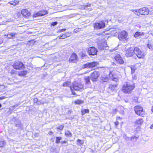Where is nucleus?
Wrapping results in <instances>:
<instances>
[{
    "label": "nucleus",
    "instance_id": "obj_1",
    "mask_svg": "<svg viewBox=\"0 0 153 153\" xmlns=\"http://www.w3.org/2000/svg\"><path fill=\"white\" fill-rule=\"evenodd\" d=\"M134 83L132 82H128L123 86V91L124 93H131L135 88Z\"/></svg>",
    "mask_w": 153,
    "mask_h": 153
},
{
    "label": "nucleus",
    "instance_id": "obj_2",
    "mask_svg": "<svg viewBox=\"0 0 153 153\" xmlns=\"http://www.w3.org/2000/svg\"><path fill=\"white\" fill-rule=\"evenodd\" d=\"M118 38L121 41L126 42L128 39V33L127 32L123 30L119 33Z\"/></svg>",
    "mask_w": 153,
    "mask_h": 153
},
{
    "label": "nucleus",
    "instance_id": "obj_3",
    "mask_svg": "<svg viewBox=\"0 0 153 153\" xmlns=\"http://www.w3.org/2000/svg\"><path fill=\"white\" fill-rule=\"evenodd\" d=\"M134 111L135 113L138 115L143 117L145 114V112L143 111V108L140 106L137 105L135 106Z\"/></svg>",
    "mask_w": 153,
    "mask_h": 153
},
{
    "label": "nucleus",
    "instance_id": "obj_4",
    "mask_svg": "<svg viewBox=\"0 0 153 153\" xmlns=\"http://www.w3.org/2000/svg\"><path fill=\"white\" fill-rule=\"evenodd\" d=\"M105 26V23L102 21H98L94 24V28L96 30L103 28Z\"/></svg>",
    "mask_w": 153,
    "mask_h": 153
},
{
    "label": "nucleus",
    "instance_id": "obj_5",
    "mask_svg": "<svg viewBox=\"0 0 153 153\" xmlns=\"http://www.w3.org/2000/svg\"><path fill=\"white\" fill-rule=\"evenodd\" d=\"M134 53L139 58H143L144 57V53L137 47L134 48Z\"/></svg>",
    "mask_w": 153,
    "mask_h": 153
},
{
    "label": "nucleus",
    "instance_id": "obj_6",
    "mask_svg": "<svg viewBox=\"0 0 153 153\" xmlns=\"http://www.w3.org/2000/svg\"><path fill=\"white\" fill-rule=\"evenodd\" d=\"M83 86L82 85H79L78 84L73 83L72 86H71L70 88L71 90L72 91L73 90H79L80 89H82ZM72 92V94H75L74 92Z\"/></svg>",
    "mask_w": 153,
    "mask_h": 153
},
{
    "label": "nucleus",
    "instance_id": "obj_7",
    "mask_svg": "<svg viewBox=\"0 0 153 153\" xmlns=\"http://www.w3.org/2000/svg\"><path fill=\"white\" fill-rule=\"evenodd\" d=\"M13 68L17 70L21 69L25 67L23 63L20 62H16L13 65Z\"/></svg>",
    "mask_w": 153,
    "mask_h": 153
},
{
    "label": "nucleus",
    "instance_id": "obj_8",
    "mask_svg": "<svg viewBox=\"0 0 153 153\" xmlns=\"http://www.w3.org/2000/svg\"><path fill=\"white\" fill-rule=\"evenodd\" d=\"M133 12L138 16L140 15H147L149 13V10H132Z\"/></svg>",
    "mask_w": 153,
    "mask_h": 153
},
{
    "label": "nucleus",
    "instance_id": "obj_9",
    "mask_svg": "<svg viewBox=\"0 0 153 153\" xmlns=\"http://www.w3.org/2000/svg\"><path fill=\"white\" fill-rule=\"evenodd\" d=\"M98 63L96 62H87L86 64L84 65L82 67L83 68H92L96 66Z\"/></svg>",
    "mask_w": 153,
    "mask_h": 153
},
{
    "label": "nucleus",
    "instance_id": "obj_10",
    "mask_svg": "<svg viewBox=\"0 0 153 153\" xmlns=\"http://www.w3.org/2000/svg\"><path fill=\"white\" fill-rule=\"evenodd\" d=\"M134 53V48L130 47L127 49L126 51L125 55L127 57H130L132 56Z\"/></svg>",
    "mask_w": 153,
    "mask_h": 153
},
{
    "label": "nucleus",
    "instance_id": "obj_11",
    "mask_svg": "<svg viewBox=\"0 0 153 153\" xmlns=\"http://www.w3.org/2000/svg\"><path fill=\"white\" fill-rule=\"evenodd\" d=\"M88 51L89 55L94 56L97 54V51L94 47H92L88 48Z\"/></svg>",
    "mask_w": 153,
    "mask_h": 153
},
{
    "label": "nucleus",
    "instance_id": "obj_12",
    "mask_svg": "<svg viewBox=\"0 0 153 153\" xmlns=\"http://www.w3.org/2000/svg\"><path fill=\"white\" fill-rule=\"evenodd\" d=\"M99 76V73L97 71H95L92 73L91 75V79L93 81H96Z\"/></svg>",
    "mask_w": 153,
    "mask_h": 153
},
{
    "label": "nucleus",
    "instance_id": "obj_13",
    "mask_svg": "<svg viewBox=\"0 0 153 153\" xmlns=\"http://www.w3.org/2000/svg\"><path fill=\"white\" fill-rule=\"evenodd\" d=\"M114 59L116 62L120 64H122L124 63V61L122 59L119 54H117L115 56Z\"/></svg>",
    "mask_w": 153,
    "mask_h": 153
},
{
    "label": "nucleus",
    "instance_id": "obj_14",
    "mask_svg": "<svg viewBox=\"0 0 153 153\" xmlns=\"http://www.w3.org/2000/svg\"><path fill=\"white\" fill-rule=\"evenodd\" d=\"M47 10H42L39 11L34 15V17H37L38 16H42L47 14Z\"/></svg>",
    "mask_w": 153,
    "mask_h": 153
},
{
    "label": "nucleus",
    "instance_id": "obj_15",
    "mask_svg": "<svg viewBox=\"0 0 153 153\" xmlns=\"http://www.w3.org/2000/svg\"><path fill=\"white\" fill-rule=\"evenodd\" d=\"M77 58V56L76 54L75 53H73L69 58V62H74Z\"/></svg>",
    "mask_w": 153,
    "mask_h": 153
},
{
    "label": "nucleus",
    "instance_id": "obj_16",
    "mask_svg": "<svg viewBox=\"0 0 153 153\" xmlns=\"http://www.w3.org/2000/svg\"><path fill=\"white\" fill-rule=\"evenodd\" d=\"M21 13L26 17H29L31 15L30 13L28 10H22Z\"/></svg>",
    "mask_w": 153,
    "mask_h": 153
},
{
    "label": "nucleus",
    "instance_id": "obj_17",
    "mask_svg": "<svg viewBox=\"0 0 153 153\" xmlns=\"http://www.w3.org/2000/svg\"><path fill=\"white\" fill-rule=\"evenodd\" d=\"M117 83L115 82V83H114L112 82L111 84H110L108 87V88L112 91H114L115 90L116 88L117 87Z\"/></svg>",
    "mask_w": 153,
    "mask_h": 153
},
{
    "label": "nucleus",
    "instance_id": "obj_18",
    "mask_svg": "<svg viewBox=\"0 0 153 153\" xmlns=\"http://www.w3.org/2000/svg\"><path fill=\"white\" fill-rule=\"evenodd\" d=\"M144 33L143 32L137 31L135 33L134 36L135 38H137L139 36H141L143 35L144 34Z\"/></svg>",
    "mask_w": 153,
    "mask_h": 153
},
{
    "label": "nucleus",
    "instance_id": "obj_19",
    "mask_svg": "<svg viewBox=\"0 0 153 153\" xmlns=\"http://www.w3.org/2000/svg\"><path fill=\"white\" fill-rule=\"evenodd\" d=\"M16 35V33H10L5 35L8 38H12L14 37L15 35Z\"/></svg>",
    "mask_w": 153,
    "mask_h": 153
},
{
    "label": "nucleus",
    "instance_id": "obj_20",
    "mask_svg": "<svg viewBox=\"0 0 153 153\" xmlns=\"http://www.w3.org/2000/svg\"><path fill=\"white\" fill-rule=\"evenodd\" d=\"M81 112L82 113V115H84L85 114V113H89V110L88 109H83L81 110Z\"/></svg>",
    "mask_w": 153,
    "mask_h": 153
},
{
    "label": "nucleus",
    "instance_id": "obj_21",
    "mask_svg": "<svg viewBox=\"0 0 153 153\" xmlns=\"http://www.w3.org/2000/svg\"><path fill=\"white\" fill-rule=\"evenodd\" d=\"M108 78L106 76H102L101 77V81L102 82H105L108 81Z\"/></svg>",
    "mask_w": 153,
    "mask_h": 153
},
{
    "label": "nucleus",
    "instance_id": "obj_22",
    "mask_svg": "<svg viewBox=\"0 0 153 153\" xmlns=\"http://www.w3.org/2000/svg\"><path fill=\"white\" fill-rule=\"evenodd\" d=\"M71 83L70 82L66 81L64 82L63 84V86L64 87H69L71 86Z\"/></svg>",
    "mask_w": 153,
    "mask_h": 153
},
{
    "label": "nucleus",
    "instance_id": "obj_23",
    "mask_svg": "<svg viewBox=\"0 0 153 153\" xmlns=\"http://www.w3.org/2000/svg\"><path fill=\"white\" fill-rule=\"evenodd\" d=\"M85 80L86 84H88L90 83V77L89 76H85Z\"/></svg>",
    "mask_w": 153,
    "mask_h": 153
},
{
    "label": "nucleus",
    "instance_id": "obj_24",
    "mask_svg": "<svg viewBox=\"0 0 153 153\" xmlns=\"http://www.w3.org/2000/svg\"><path fill=\"white\" fill-rule=\"evenodd\" d=\"M143 120L142 119H139L136 120V123L138 125H141L143 123Z\"/></svg>",
    "mask_w": 153,
    "mask_h": 153
},
{
    "label": "nucleus",
    "instance_id": "obj_25",
    "mask_svg": "<svg viewBox=\"0 0 153 153\" xmlns=\"http://www.w3.org/2000/svg\"><path fill=\"white\" fill-rule=\"evenodd\" d=\"M84 101L83 100H76L74 102L76 104H81Z\"/></svg>",
    "mask_w": 153,
    "mask_h": 153
},
{
    "label": "nucleus",
    "instance_id": "obj_26",
    "mask_svg": "<svg viewBox=\"0 0 153 153\" xmlns=\"http://www.w3.org/2000/svg\"><path fill=\"white\" fill-rule=\"evenodd\" d=\"M62 139V137H56V143L58 144L60 143V140Z\"/></svg>",
    "mask_w": 153,
    "mask_h": 153
},
{
    "label": "nucleus",
    "instance_id": "obj_27",
    "mask_svg": "<svg viewBox=\"0 0 153 153\" xmlns=\"http://www.w3.org/2000/svg\"><path fill=\"white\" fill-rule=\"evenodd\" d=\"M65 135L67 136L71 137L72 136V134L69 131L67 130L65 131Z\"/></svg>",
    "mask_w": 153,
    "mask_h": 153
},
{
    "label": "nucleus",
    "instance_id": "obj_28",
    "mask_svg": "<svg viewBox=\"0 0 153 153\" xmlns=\"http://www.w3.org/2000/svg\"><path fill=\"white\" fill-rule=\"evenodd\" d=\"M111 32L112 33V34L114 35H116V33H117V30L116 29H113V30L110 29Z\"/></svg>",
    "mask_w": 153,
    "mask_h": 153
},
{
    "label": "nucleus",
    "instance_id": "obj_29",
    "mask_svg": "<svg viewBox=\"0 0 153 153\" xmlns=\"http://www.w3.org/2000/svg\"><path fill=\"white\" fill-rule=\"evenodd\" d=\"M91 6V4H88L87 5H83L82 6V9H85L86 10L89 9V8H87L88 7H89Z\"/></svg>",
    "mask_w": 153,
    "mask_h": 153
},
{
    "label": "nucleus",
    "instance_id": "obj_30",
    "mask_svg": "<svg viewBox=\"0 0 153 153\" xmlns=\"http://www.w3.org/2000/svg\"><path fill=\"white\" fill-rule=\"evenodd\" d=\"M18 3V2L16 0H15L14 1H11L10 2V3L11 4H12L14 6L16 5L17 3Z\"/></svg>",
    "mask_w": 153,
    "mask_h": 153
},
{
    "label": "nucleus",
    "instance_id": "obj_31",
    "mask_svg": "<svg viewBox=\"0 0 153 153\" xmlns=\"http://www.w3.org/2000/svg\"><path fill=\"white\" fill-rule=\"evenodd\" d=\"M131 73L133 74L134 73L135 70L136 69V68L134 66H132L131 67Z\"/></svg>",
    "mask_w": 153,
    "mask_h": 153
},
{
    "label": "nucleus",
    "instance_id": "obj_32",
    "mask_svg": "<svg viewBox=\"0 0 153 153\" xmlns=\"http://www.w3.org/2000/svg\"><path fill=\"white\" fill-rule=\"evenodd\" d=\"M103 44H102L101 45H99L100 46L99 47L100 48V49L101 50L104 49L103 47H106V44L105 42L103 43Z\"/></svg>",
    "mask_w": 153,
    "mask_h": 153
},
{
    "label": "nucleus",
    "instance_id": "obj_33",
    "mask_svg": "<svg viewBox=\"0 0 153 153\" xmlns=\"http://www.w3.org/2000/svg\"><path fill=\"white\" fill-rule=\"evenodd\" d=\"M5 142L4 141H0V147H2L5 144Z\"/></svg>",
    "mask_w": 153,
    "mask_h": 153
},
{
    "label": "nucleus",
    "instance_id": "obj_34",
    "mask_svg": "<svg viewBox=\"0 0 153 153\" xmlns=\"http://www.w3.org/2000/svg\"><path fill=\"white\" fill-rule=\"evenodd\" d=\"M153 8L152 7H143L141 9H138L137 10H149V9H152Z\"/></svg>",
    "mask_w": 153,
    "mask_h": 153
},
{
    "label": "nucleus",
    "instance_id": "obj_35",
    "mask_svg": "<svg viewBox=\"0 0 153 153\" xmlns=\"http://www.w3.org/2000/svg\"><path fill=\"white\" fill-rule=\"evenodd\" d=\"M27 74L26 71H22L20 72L19 75L24 76Z\"/></svg>",
    "mask_w": 153,
    "mask_h": 153
},
{
    "label": "nucleus",
    "instance_id": "obj_36",
    "mask_svg": "<svg viewBox=\"0 0 153 153\" xmlns=\"http://www.w3.org/2000/svg\"><path fill=\"white\" fill-rule=\"evenodd\" d=\"M66 38L65 34H62V35L60 36L59 37V39H64Z\"/></svg>",
    "mask_w": 153,
    "mask_h": 153
},
{
    "label": "nucleus",
    "instance_id": "obj_37",
    "mask_svg": "<svg viewBox=\"0 0 153 153\" xmlns=\"http://www.w3.org/2000/svg\"><path fill=\"white\" fill-rule=\"evenodd\" d=\"M80 31V29L79 28H77L74 29V32H75V33H76L79 31Z\"/></svg>",
    "mask_w": 153,
    "mask_h": 153
},
{
    "label": "nucleus",
    "instance_id": "obj_38",
    "mask_svg": "<svg viewBox=\"0 0 153 153\" xmlns=\"http://www.w3.org/2000/svg\"><path fill=\"white\" fill-rule=\"evenodd\" d=\"M148 47L150 49H153V46L150 44H148L147 45Z\"/></svg>",
    "mask_w": 153,
    "mask_h": 153
},
{
    "label": "nucleus",
    "instance_id": "obj_39",
    "mask_svg": "<svg viewBox=\"0 0 153 153\" xmlns=\"http://www.w3.org/2000/svg\"><path fill=\"white\" fill-rule=\"evenodd\" d=\"M64 128V126L63 125H60L57 127V129L61 130H62Z\"/></svg>",
    "mask_w": 153,
    "mask_h": 153
},
{
    "label": "nucleus",
    "instance_id": "obj_40",
    "mask_svg": "<svg viewBox=\"0 0 153 153\" xmlns=\"http://www.w3.org/2000/svg\"><path fill=\"white\" fill-rule=\"evenodd\" d=\"M132 78L134 80H136L137 79V76L135 74L133 75L132 74Z\"/></svg>",
    "mask_w": 153,
    "mask_h": 153
},
{
    "label": "nucleus",
    "instance_id": "obj_41",
    "mask_svg": "<svg viewBox=\"0 0 153 153\" xmlns=\"http://www.w3.org/2000/svg\"><path fill=\"white\" fill-rule=\"evenodd\" d=\"M66 35V37H69L71 35V33L70 32H67L65 33Z\"/></svg>",
    "mask_w": 153,
    "mask_h": 153
},
{
    "label": "nucleus",
    "instance_id": "obj_42",
    "mask_svg": "<svg viewBox=\"0 0 153 153\" xmlns=\"http://www.w3.org/2000/svg\"><path fill=\"white\" fill-rule=\"evenodd\" d=\"M77 141L78 143V144L79 145H80L82 144V141L78 139L77 140Z\"/></svg>",
    "mask_w": 153,
    "mask_h": 153
},
{
    "label": "nucleus",
    "instance_id": "obj_43",
    "mask_svg": "<svg viewBox=\"0 0 153 153\" xmlns=\"http://www.w3.org/2000/svg\"><path fill=\"white\" fill-rule=\"evenodd\" d=\"M57 24V22H53L51 24V25L53 26H55Z\"/></svg>",
    "mask_w": 153,
    "mask_h": 153
},
{
    "label": "nucleus",
    "instance_id": "obj_44",
    "mask_svg": "<svg viewBox=\"0 0 153 153\" xmlns=\"http://www.w3.org/2000/svg\"><path fill=\"white\" fill-rule=\"evenodd\" d=\"M1 88V89H4V87L3 85H1L0 86V88ZM3 91L0 90V93L1 92Z\"/></svg>",
    "mask_w": 153,
    "mask_h": 153
},
{
    "label": "nucleus",
    "instance_id": "obj_45",
    "mask_svg": "<svg viewBox=\"0 0 153 153\" xmlns=\"http://www.w3.org/2000/svg\"><path fill=\"white\" fill-rule=\"evenodd\" d=\"M117 109L116 108H115V109H113L112 112L113 113H114V114H116V113H117Z\"/></svg>",
    "mask_w": 153,
    "mask_h": 153
},
{
    "label": "nucleus",
    "instance_id": "obj_46",
    "mask_svg": "<svg viewBox=\"0 0 153 153\" xmlns=\"http://www.w3.org/2000/svg\"><path fill=\"white\" fill-rule=\"evenodd\" d=\"M137 138V137L135 136L132 137L131 138V140H136Z\"/></svg>",
    "mask_w": 153,
    "mask_h": 153
},
{
    "label": "nucleus",
    "instance_id": "obj_47",
    "mask_svg": "<svg viewBox=\"0 0 153 153\" xmlns=\"http://www.w3.org/2000/svg\"><path fill=\"white\" fill-rule=\"evenodd\" d=\"M38 105L41 104H43V103H42V102L40 101H37V102L36 103Z\"/></svg>",
    "mask_w": 153,
    "mask_h": 153
},
{
    "label": "nucleus",
    "instance_id": "obj_48",
    "mask_svg": "<svg viewBox=\"0 0 153 153\" xmlns=\"http://www.w3.org/2000/svg\"><path fill=\"white\" fill-rule=\"evenodd\" d=\"M66 30L65 29H61L59 30V32H62L65 31Z\"/></svg>",
    "mask_w": 153,
    "mask_h": 153
},
{
    "label": "nucleus",
    "instance_id": "obj_49",
    "mask_svg": "<svg viewBox=\"0 0 153 153\" xmlns=\"http://www.w3.org/2000/svg\"><path fill=\"white\" fill-rule=\"evenodd\" d=\"M6 97L5 96H2L1 97H0V100L4 99H5Z\"/></svg>",
    "mask_w": 153,
    "mask_h": 153
},
{
    "label": "nucleus",
    "instance_id": "obj_50",
    "mask_svg": "<svg viewBox=\"0 0 153 153\" xmlns=\"http://www.w3.org/2000/svg\"><path fill=\"white\" fill-rule=\"evenodd\" d=\"M38 101V99L36 98L35 99H34V102L35 103H37V101Z\"/></svg>",
    "mask_w": 153,
    "mask_h": 153
},
{
    "label": "nucleus",
    "instance_id": "obj_51",
    "mask_svg": "<svg viewBox=\"0 0 153 153\" xmlns=\"http://www.w3.org/2000/svg\"><path fill=\"white\" fill-rule=\"evenodd\" d=\"M114 124L116 126H117L118 125L119 122L118 121H117L114 123Z\"/></svg>",
    "mask_w": 153,
    "mask_h": 153
},
{
    "label": "nucleus",
    "instance_id": "obj_52",
    "mask_svg": "<svg viewBox=\"0 0 153 153\" xmlns=\"http://www.w3.org/2000/svg\"><path fill=\"white\" fill-rule=\"evenodd\" d=\"M50 135H51L53 134V132L52 131H50L48 133Z\"/></svg>",
    "mask_w": 153,
    "mask_h": 153
},
{
    "label": "nucleus",
    "instance_id": "obj_53",
    "mask_svg": "<svg viewBox=\"0 0 153 153\" xmlns=\"http://www.w3.org/2000/svg\"><path fill=\"white\" fill-rule=\"evenodd\" d=\"M67 142L66 141H61V143L62 144L63 143H67Z\"/></svg>",
    "mask_w": 153,
    "mask_h": 153
},
{
    "label": "nucleus",
    "instance_id": "obj_54",
    "mask_svg": "<svg viewBox=\"0 0 153 153\" xmlns=\"http://www.w3.org/2000/svg\"><path fill=\"white\" fill-rule=\"evenodd\" d=\"M85 56H86L85 54L84 53H82V57H85Z\"/></svg>",
    "mask_w": 153,
    "mask_h": 153
},
{
    "label": "nucleus",
    "instance_id": "obj_55",
    "mask_svg": "<svg viewBox=\"0 0 153 153\" xmlns=\"http://www.w3.org/2000/svg\"><path fill=\"white\" fill-rule=\"evenodd\" d=\"M18 105H17V104H16V105H14L13 106V108H16V107H17L18 106Z\"/></svg>",
    "mask_w": 153,
    "mask_h": 153
},
{
    "label": "nucleus",
    "instance_id": "obj_56",
    "mask_svg": "<svg viewBox=\"0 0 153 153\" xmlns=\"http://www.w3.org/2000/svg\"><path fill=\"white\" fill-rule=\"evenodd\" d=\"M150 128L152 129H153V124L150 127Z\"/></svg>",
    "mask_w": 153,
    "mask_h": 153
},
{
    "label": "nucleus",
    "instance_id": "obj_57",
    "mask_svg": "<svg viewBox=\"0 0 153 153\" xmlns=\"http://www.w3.org/2000/svg\"><path fill=\"white\" fill-rule=\"evenodd\" d=\"M152 112H153V106L152 107Z\"/></svg>",
    "mask_w": 153,
    "mask_h": 153
},
{
    "label": "nucleus",
    "instance_id": "obj_58",
    "mask_svg": "<svg viewBox=\"0 0 153 153\" xmlns=\"http://www.w3.org/2000/svg\"><path fill=\"white\" fill-rule=\"evenodd\" d=\"M2 106L1 104L0 103V108H1Z\"/></svg>",
    "mask_w": 153,
    "mask_h": 153
},
{
    "label": "nucleus",
    "instance_id": "obj_59",
    "mask_svg": "<svg viewBox=\"0 0 153 153\" xmlns=\"http://www.w3.org/2000/svg\"><path fill=\"white\" fill-rule=\"evenodd\" d=\"M16 126L18 127V125H16Z\"/></svg>",
    "mask_w": 153,
    "mask_h": 153
},
{
    "label": "nucleus",
    "instance_id": "obj_60",
    "mask_svg": "<svg viewBox=\"0 0 153 153\" xmlns=\"http://www.w3.org/2000/svg\"><path fill=\"white\" fill-rule=\"evenodd\" d=\"M23 10H26V9H23Z\"/></svg>",
    "mask_w": 153,
    "mask_h": 153
},
{
    "label": "nucleus",
    "instance_id": "obj_61",
    "mask_svg": "<svg viewBox=\"0 0 153 153\" xmlns=\"http://www.w3.org/2000/svg\"><path fill=\"white\" fill-rule=\"evenodd\" d=\"M1 0H0V1H1Z\"/></svg>",
    "mask_w": 153,
    "mask_h": 153
}]
</instances>
